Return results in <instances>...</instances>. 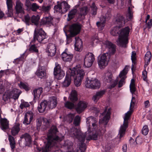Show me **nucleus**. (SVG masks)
I'll return each mask as SVG.
<instances>
[{"mask_svg": "<svg viewBox=\"0 0 152 152\" xmlns=\"http://www.w3.org/2000/svg\"><path fill=\"white\" fill-rule=\"evenodd\" d=\"M70 134L72 137L77 139L80 142H82L79 148L85 152L86 148V144L84 142L86 137V135L82 133L80 130L75 128L71 129Z\"/></svg>", "mask_w": 152, "mask_h": 152, "instance_id": "nucleus-5", "label": "nucleus"}, {"mask_svg": "<svg viewBox=\"0 0 152 152\" xmlns=\"http://www.w3.org/2000/svg\"><path fill=\"white\" fill-rule=\"evenodd\" d=\"M151 58V54L150 51H148L146 53L144 58L145 61V64L144 66L145 67L147 66L149 64Z\"/></svg>", "mask_w": 152, "mask_h": 152, "instance_id": "nucleus-34", "label": "nucleus"}, {"mask_svg": "<svg viewBox=\"0 0 152 152\" xmlns=\"http://www.w3.org/2000/svg\"><path fill=\"white\" fill-rule=\"evenodd\" d=\"M149 131L148 126L145 125L143 127L142 130V134L145 135H146L148 134Z\"/></svg>", "mask_w": 152, "mask_h": 152, "instance_id": "nucleus-50", "label": "nucleus"}, {"mask_svg": "<svg viewBox=\"0 0 152 152\" xmlns=\"http://www.w3.org/2000/svg\"><path fill=\"white\" fill-rule=\"evenodd\" d=\"M53 18L51 16L43 17L39 23V27L45 26L50 27L53 25Z\"/></svg>", "mask_w": 152, "mask_h": 152, "instance_id": "nucleus-14", "label": "nucleus"}, {"mask_svg": "<svg viewBox=\"0 0 152 152\" xmlns=\"http://www.w3.org/2000/svg\"><path fill=\"white\" fill-rule=\"evenodd\" d=\"M31 3L29 0H26L25 5L28 8H30L31 5Z\"/></svg>", "mask_w": 152, "mask_h": 152, "instance_id": "nucleus-62", "label": "nucleus"}, {"mask_svg": "<svg viewBox=\"0 0 152 152\" xmlns=\"http://www.w3.org/2000/svg\"><path fill=\"white\" fill-rule=\"evenodd\" d=\"M3 73H4L6 75H8L10 73L9 70L7 69L4 70H1L0 71V73L3 74Z\"/></svg>", "mask_w": 152, "mask_h": 152, "instance_id": "nucleus-63", "label": "nucleus"}, {"mask_svg": "<svg viewBox=\"0 0 152 152\" xmlns=\"http://www.w3.org/2000/svg\"><path fill=\"white\" fill-rule=\"evenodd\" d=\"M74 117V115L73 114L70 113L67 115V118L70 123L72 122Z\"/></svg>", "mask_w": 152, "mask_h": 152, "instance_id": "nucleus-56", "label": "nucleus"}, {"mask_svg": "<svg viewBox=\"0 0 152 152\" xmlns=\"http://www.w3.org/2000/svg\"><path fill=\"white\" fill-rule=\"evenodd\" d=\"M23 4L20 1H18L16 3L15 9L17 13H23L24 11L23 9Z\"/></svg>", "mask_w": 152, "mask_h": 152, "instance_id": "nucleus-29", "label": "nucleus"}, {"mask_svg": "<svg viewBox=\"0 0 152 152\" xmlns=\"http://www.w3.org/2000/svg\"><path fill=\"white\" fill-rule=\"evenodd\" d=\"M29 50L31 53H38L39 50L35 44L31 45L30 46Z\"/></svg>", "mask_w": 152, "mask_h": 152, "instance_id": "nucleus-43", "label": "nucleus"}, {"mask_svg": "<svg viewBox=\"0 0 152 152\" xmlns=\"http://www.w3.org/2000/svg\"><path fill=\"white\" fill-rule=\"evenodd\" d=\"M125 78H121V79L119 80L118 82V87L121 88L122 87L125 83Z\"/></svg>", "mask_w": 152, "mask_h": 152, "instance_id": "nucleus-55", "label": "nucleus"}, {"mask_svg": "<svg viewBox=\"0 0 152 152\" xmlns=\"http://www.w3.org/2000/svg\"><path fill=\"white\" fill-rule=\"evenodd\" d=\"M1 128L3 130H6L9 128V121L6 118H1L0 120Z\"/></svg>", "mask_w": 152, "mask_h": 152, "instance_id": "nucleus-28", "label": "nucleus"}, {"mask_svg": "<svg viewBox=\"0 0 152 152\" xmlns=\"http://www.w3.org/2000/svg\"><path fill=\"white\" fill-rule=\"evenodd\" d=\"M97 8L95 6L93 5V7L92 8V14L93 15H96L97 13Z\"/></svg>", "mask_w": 152, "mask_h": 152, "instance_id": "nucleus-61", "label": "nucleus"}, {"mask_svg": "<svg viewBox=\"0 0 152 152\" xmlns=\"http://www.w3.org/2000/svg\"><path fill=\"white\" fill-rule=\"evenodd\" d=\"M70 5L65 1H63L60 3L58 2L57 4L54 7V10L56 12H66L69 9Z\"/></svg>", "mask_w": 152, "mask_h": 152, "instance_id": "nucleus-10", "label": "nucleus"}, {"mask_svg": "<svg viewBox=\"0 0 152 152\" xmlns=\"http://www.w3.org/2000/svg\"><path fill=\"white\" fill-rule=\"evenodd\" d=\"M39 19L40 18L38 15H32L31 18V23L37 27L39 26Z\"/></svg>", "mask_w": 152, "mask_h": 152, "instance_id": "nucleus-36", "label": "nucleus"}, {"mask_svg": "<svg viewBox=\"0 0 152 152\" xmlns=\"http://www.w3.org/2000/svg\"><path fill=\"white\" fill-rule=\"evenodd\" d=\"M13 0H6V4L7 8V13L8 15L10 16L12 15L13 12Z\"/></svg>", "mask_w": 152, "mask_h": 152, "instance_id": "nucleus-26", "label": "nucleus"}, {"mask_svg": "<svg viewBox=\"0 0 152 152\" xmlns=\"http://www.w3.org/2000/svg\"><path fill=\"white\" fill-rule=\"evenodd\" d=\"M147 24V26L148 28H151L152 26V19H150L148 21L147 23H146Z\"/></svg>", "mask_w": 152, "mask_h": 152, "instance_id": "nucleus-60", "label": "nucleus"}, {"mask_svg": "<svg viewBox=\"0 0 152 152\" xmlns=\"http://www.w3.org/2000/svg\"><path fill=\"white\" fill-rule=\"evenodd\" d=\"M113 75L111 73H109L107 76L104 78L105 80L107 83H111L113 80Z\"/></svg>", "mask_w": 152, "mask_h": 152, "instance_id": "nucleus-48", "label": "nucleus"}, {"mask_svg": "<svg viewBox=\"0 0 152 152\" xmlns=\"http://www.w3.org/2000/svg\"><path fill=\"white\" fill-rule=\"evenodd\" d=\"M56 66L54 68V74L55 77L58 80H61L65 75L64 72L61 69L59 64L56 63Z\"/></svg>", "mask_w": 152, "mask_h": 152, "instance_id": "nucleus-13", "label": "nucleus"}, {"mask_svg": "<svg viewBox=\"0 0 152 152\" xmlns=\"http://www.w3.org/2000/svg\"><path fill=\"white\" fill-rule=\"evenodd\" d=\"M70 100L73 102H75L78 100L77 97V93L76 91L72 90L69 97Z\"/></svg>", "mask_w": 152, "mask_h": 152, "instance_id": "nucleus-32", "label": "nucleus"}, {"mask_svg": "<svg viewBox=\"0 0 152 152\" xmlns=\"http://www.w3.org/2000/svg\"><path fill=\"white\" fill-rule=\"evenodd\" d=\"M77 12V10L76 9H74L70 11L68 15L67 20L69 21L73 18Z\"/></svg>", "mask_w": 152, "mask_h": 152, "instance_id": "nucleus-39", "label": "nucleus"}, {"mask_svg": "<svg viewBox=\"0 0 152 152\" xmlns=\"http://www.w3.org/2000/svg\"><path fill=\"white\" fill-rule=\"evenodd\" d=\"M20 86L21 87L26 91H28L30 90V88L28 86V85L24 83L21 82L20 83Z\"/></svg>", "mask_w": 152, "mask_h": 152, "instance_id": "nucleus-52", "label": "nucleus"}, {"mask_svg": "<svg viewBox=\"0 0 152 152\" xmlns=\"http://www.w3.org/2000/svg\"><path fill=\"white\" fill-rule=\"evenodd\" d=\"M47 38L46 34L42 28H37L34 31L33 38L31 42L34 43L37 40L39 42H41Z\"/></svg>", "mask_w": 152, "mask_h": 152, "instance_id": "nucleus-8", "label": "nucleus"}, {"mask_svg": "<svg viewBox=\"0 0 152 152\" xmlns=\"http://www.w3.org/2000/svg\"><path fill=\"white\" fill-rule=\"evenodd\" d=\"M87 105L85 102L81 101L78 103L76 110L79 113H81L87 107Z\"/></svg>", "mask_w": 152, "mask_h": 152, "instance_id": "nucleus-22", "label": "nucleus"}, {"mask_svg": "<svg viewBox=\"0 0 152 152\" xmlns=\"http://www.w3.org/2000/svg\"><path fill=\"white\" fill-rule=\"evenodd\" d=\"M39 8V6L35 3H34L31 5L29 8L33 11H36Z\"/></svg>", "mask_w": 152, "mask_h": 152, "instance_id": "nucleus-51", "label": "nucleus"}, {"mask_svg": "<svg viewBox=\"0 0 152 152\" xmlns=\"http://www.w3.org/2000/svg\"><path fill=\"white\" fill-rule=\"evenodd\" d=\"M81 26L80 25L74 23L70 26L68 31L70 32L67 34L64 31L66 36L67 43L69 44L72 41V38L78 34L80 32Z\"/></svg>", "mask_w": 152, "mask_h": 152, "instance_id": "nucleus-7", "label": "nucleus"}, {"mask_svg": "<svg viewBox=\"0 0 152 152\" xmlns=\"http://www.w3.org/2000/svg\"><path fill=\"white\" fill-rule=\"evenodd\" d=\"M98 64L100 69L104 68L107 65V57L104 53L98 58Z\"/></svg>", "mask_w": 152, "mask_h": 152, "instance_id": "nucleus-17", "label": "nucleus"}, {"mask_svg": "<svg viewBox=\"0 0 152 152\" xmlns=\"http://www.w3.org/2000/svg\"><path fill=\"white\" fill-rule=\"evenodd\" d=\"M86 123L88 126V132L91 133L92 131V135H89L88 137L89 139H87V140H96L98 135H103L105 132V127H99V128L98 121L94 117L91 116L88 118L86 119Z\"/></svg>", "mask_w": 152, "mask_h": 152, "instance_id": "nucleus-2", "label": "nucleus"}, {"mask_svg": "<svg viewBox=\"0 0 152 152\" xmlns=\"http://www.w3.org/2000/svg\"><path fill=\"white\" fill-rule=\"evenodd\" d=\"M131 60L132 62V65L131 70L132 73L135 71L136 67V64H137L136 60L137 58L136 57H131Z\"/></svg>", "mask_w": 152, "mask_h": 152, "instance_id": "nucleus-41", "label": "nucleus"}, {"mask_svg": "<svg viewBox=\"0 0 152 152\" xmlns=\"http://www.w3.org/2000/svg\"><path fill=\"white\" fill-rule=\"evenodd\" d=\"M120 28L117 26L114 27L111 30L110 34L113 36H116L118 35L119 36L120 31Z\"/></svg>", "mask_w": 152, "mask_h": 152, "instance_id": "nucleus-38", "label": "nucleus"}, {"mask_svg": "<svg viewBox=\"0 0 152 152\" xmlns=\"http://www.w3.org/2000/svg\"><path fill=\"white\" fill-rule=\"evenodd\" d=\"M130 31L129 27H126L120 29L118 40L117 41L118 45L121 47L125 48L126 45L128 43V37Z\"/></svg>", "mask_w": 152, "mask_h": 152, "instance_id": "nucleus-4", "label": "nucleus"}, {"mask_svg": "<svg viewBox=\"0 0 152 152\" xmlns=\"http://www.w3.org/2000/svg\"><path fill=\"white\" fill-rule=\"evenodd\" d=\"M127 66H126L125 68L123 69L120 73L119 77L120 78H125V80L126 78V75L127 74L128 71L126 69V67Z\"/></svg>", "mask_w": 152, "mask_h": 152, "instance_id": "nucleus-42", "label": "nucleus"}, {"mask_svg": "<svg viewBox=\"0 0 152 152\" xmlns=\"http://www.w3.org/2000/svg\"><path fill=\"white\" fill-rule=\"evenodd\" d=\"M67 49H66L61 54V58L65 61H70L72 60L73 56L72 54L67 52Z\"/></svg>", "mask_w": 152, "mask_h": 152, "instance_id": "nucleus-19", "label": "nucleus"}, {"mask_svg": "<svg viewBox=\"0 0 152 152\" xmlns=\"http://www.w3.org/2000/svg\"><path fill=\"white\" fill-rule=\"evenodd\" d=\"M64 106L65 107L70 109H73L75 106L74 104L69 101H67L65 103Z\"/></svg>", "mask_w": 152, "mask_h": 152, "instance_id": "nucleus-44", "label": "nucleus"}, {"mask_svg": "<svg viewBox=\"0 0 152 152\" xmlns=\"http://www.w3.org/2000/svg\"><path fill=\"white\" fill-rule=\"evenodd\" d=\"M75 49L77 51L80 52L83 48V42L79 37H75Z\"/></svg>", "mask_w": 152, "mask_h": 152, "instance_id": "nucleus-21", "label": "nucleus"}, {"mask_svg": "<svg viewBox=\"0 0 152 152\" xmlns=\"http://www.w3.org/2000/svg\"><path fill=\"white\" fill-rule=\"evenodd\" d=\"M106 48L108 49L109 53L111 55L114 54L116 52V46L110 42L106 41L104 43Z\"/></svg>", "mask_w": 152, "mask_h": 152, "instance_id": "nucleus-16", "label": "nucleus"}, {"mask_svg": "<svg viewBox=\"0 0 152 152\" xmlns=\"http://www.w3.org/2000/svg\"><path fill=\"white\" fill-rule=\"evenodd\" d=\"M80 117L79 115H77L75 118L73 124L75 126H78L80 123Z\"/></svg>", "mask_w": 152, "mask_h": 152, "instance_id": "nucleus-49", "label": "nucleus"}, {"mask_svg": "<svg viewBox=\"0 0 152 152\" xmlns=\"http://www.w3.org/2000/svg\"><path fill=\"white\" fill-rule=\"evenodd\" d=\"M20 139V140L19 143L20 147L30 146L32 143L31 138L28 133H26L22 134Z\"/></svg>", "mask_w": 152, "mask_h": 152, "instance_id": "nucleus-9", "label": "nucleus"}, {"mask_svg": "<svg viewBox=\"0 0 152 152\" xmlns=\"http://www.w3.org/2000/svg\"><path fill=\"white\" fill-rule=\"evenodd\" d=\"M64 145L67 148L68 151L71 152L73 151V143L69 140H66L64 141Z\"/></svg>", "mask_w": 152, "mask_h": 152, "instance_id": "nucleus-35", "label": "nucleus"}, {"mask_svg": "<svg viewBox=\"0 0 152 152\" xmlns=\"http://www.w3.org/2000/svg\"><path fill=\"white\" fill-rule=\"evenodd\" d=\"M135 99L134 97L132 96V99L130 106V110L128 111L126 114L124 118V123L121 126L120 129L118 136L119 141L123 139V138L124 136L126 129L128 126V120L129 118L133 111V108L134 106L132 104H135Z\"/></svg>", "mask_w": 152, "mask_h": 152, "instance_id": "nucleus-3", "label": "nucleus"}, {"mask_svg": "<svg viewBox=\"0 0 152 152\" xmlns=\"http://www.w3.org/2000/svg\"><path fill=\"white\" fill-rule=\"evenodd\" d=\"M115 23L118 25L119 28L124 26L126 23L125 18L122 15H117L115 20Z\"/></svg>", "mask_w": 152, "mask_h": 152, "instance_id": "nucleus-20", "label": "nucleus"}, {"mask_svg": "<svg viewBox=\"0 0 152 152\" xmlns=\"http://www.w3.org/2000/svg\"><path fill=\"white\" fill-rule=\"evenodd\" d=\"M100 22H98L96 23V25L98 27H101V29H103L104 26V24L106 22V18L104 16H102L100 18Z\"/></svg>", "mask_w": 152, "mask_h": 152, "instance_id": "nucleus-37", "label": "nucleus"}, {"mask_svg": "<svg viewBox=\"0 0 152 152\" xmlns=\"http://www.w3.org/2000/svg\"><path fill=\"white\" fill-rule=\"evenodd\" d=\"M48 107V101L45 100L39 105L37 109L39 113H43L49 110Z\"/></svg>", "mask_w": 152, "mask_h": 152, "instance_id": "nucleus-18", "label": "nucleus"}, {"mask_svg": "<svg viewBox=\"0 0 152 152\" xmlns=\"http://www.w3.org/2000/svg\"><path fill=\"white\" fill-rule=\"evenodd\" d=\"M118 80L117 79H116L113 82L111 83L109 86V88L110 89H112L114 88L118 84Z\"/></svg>", "mask_w": 152, "mask_h": 152, "instance_id": "nucleus-53", "label": "nucleus"}, {"mask_svg": "<svg viewBox=\"0 0 152 152\" xmlns=\"http://www.w3.org/2000/svg\"><path fill=\"white\" fill-rule=\"evenodd\" d=\"M19 92V90L17 89H14L12 90V93L14 94L13 96L15 99H17L18 98L20 94V93Z\"/></svg>", "mask_w": 152, "mask_h": 152, "instance_id": "nucleus-46", "label": "nucleus"}, {"mask_svg": "<svg viewBox=\"0 0 152 152\" xmlns=\"http://www.w3.org/2000/svg\"><path fill=\"white\" fill-rule=\"evenodd\" d=\"M58 131L55 126H52L49 130L47 138V142L45 146L37 147L36 152H62L59 147L60 142L64 139V136L57 134Z\"/></svg>", "mask_w": 152, "mask_h": 152, "instance_id": "nucleus-1", "label": "nucleus"}, {"mask_svg": "<svg viewBox=\"0 0 152 152\" xmlns=\"http://www.w3.org/2000/svg\"><path fill=\"white\" fill-rule=\"evenodd\" d=\"M36 74L39 78H42L46 75L45 69L44 66H39L37 69Z\"/></svg>", "mask_w": 152, "mask_h": 152, "instance_id": "nucleus-23", "label": "nucleus"}, {"mask_svg": "<svg viewBox=\"0 0 152 152\" xmlns=\"http://www.w3.org/2000/svg\"><path fill=\"white\" fill-rule=\"evenodd\" d=\"M42 92V88L41 87L37 89H35L34 91V98L33 100L37 99L39 98L41 93Z\"/></svg>", "mask_w": 152, "mask_h": 152, "instance_id": "nucleus-33", "label": "nucleus"}, {"mask_svg": "<svg viewBox=\"0 0 152 152\" xmlns=\"http://www.w3.org/2000/svg\"><path fill=\"white\" fill-rule=\"evenodd\" d=\"M103 114H105L103 117V121L104 123L105 126H106L107 125L110 117L111 113L110 109H109L107 111V109H105Z\"/></svg>", "mask_w": 152, "mask_h": 152, "instance_id": "nucleus-24", "label": "nucleus"}, {"mask_svg": "<svg viewBox=\"0 0 152 152\" xmlns=\"http://www.w3.org/2000/svg\"><path fill=\"white\" fill-rule=\"evenodd\" d=\"M86 88L93 89L99 88L100 87V83L99 81L96 79L92 78L90 80H89L87 78L85 83Z\"/></svg>", "mask_w": 152, "mask_h": 152, "instance_id": "nucleus-11", "label": "nucleus"}, {"mask_svg": "<svg viewBox=\"0 0 152 152\" xmlns=\"http://www.w3.org/2000/svg\"><path fill=\"white\" fill-rule=\"evenodd\" d=\"M15 142H10V145L12 150H13L15 147Z\"/></svg>", "mask_w": 152, "mask_h": 152, "instance_id": "nucleus-64", "label": "nucleus"}, {"mask_svg": "<svg viewBox=\"0 0 152 152\" xmlns=\"http://www.w3.org/2000/svg\"><path fill=\"white\" fill-rule=\"evenodd\" d=\"M20 124L17 123L13 127H12L11 130V134L13 136H15L17 135L20 130L19 127Z\"/></svg>", "mask_w": 152, "mask_h": 152, "instance_id": "nucleus-30", "label": "nucleus"}, {"mask_svg": "<svg viewBox=\"0 0 152 152\" xmlns=\"http://www.w3.org/2000/svg\"><path fill=\"white\" fill-rule=\"evenodd\" d=\"M147 72L146 71V69H145L142 72L143 79L144 81H147Z\"/></svg>", "mask_w": 152, "mask_h": 152, "instance_id": "nucleus-59", "label": "nucleus"}, {"mask_svg": "<svg viewBox=\"0 0 152 152\" xmlns=\"http://www.w3.org/2000/svg\"><path fill=\"white\" fill-rule=\"evenodd\" d=\"M139 138V136H137L136 137L135 141H134V140L132 137H130L129 140V142L131 145H136L137 144L141 143L138 141V140Z\"/></svg>", "mask_w": 152, "mask_h": 152, "instance_id": "nucleus-47", "label": "nucleus"}, {"mask_svg": "<svg viewBox=\"0 0 152 152\" xmlns=\"http://www.w3.org/2000/svg\"><path fill=\"white\" fill-rule=\"evenodd\" d=\"M56 48L55 45L52 43L49 44L46 49V52L48 56H54L56 53Z\"/></svg>", "mask_w": 152, "mask_h": 152, "instance_id": "nucleus-15", "label": "nucleus"}, {"mask_svg": "<svg viewBox=\"0 0 152 152\" xmlns=\"http://www.w3.org/2000/svg\"><path fill=\"white\" fill-rule=\"evenodd\" d=\"M48 108L49 110L50 109H52L56 106L57 104L56 99L55 97H54L50 101H48Z\"/></svg>", "mask_w": 152, "mask_h": 152, "instance_id": "nucleus-31", "label": "nucleus"}, {"mask_svg": "<svg viewBox=\"0 0 152 152\" xmlns=\"http://www.w3.org/2000/svg\"><path fill=\"white\" fill-rule=\"evenodd\" d=\"M29 117L28 115L26 114L24 117V120L23 122V123L26 125L30 124V121H28V118Z\"/></svg>", "mask_w": 152, "mask_h": 152, "instance_id": "nucleus-54", "label": "nucleus"}, {"mask_svg": "<svg viewBox=\"0 0 152 152\" xmlns=\"http://www.w3.org/2000/svg\"><path fill=\"white\" fill-rule=\"evenodd\" d=\"M85 75L84 71L83 69H77L75 68L70 69V76L74 78V83L77 87L80 86Z\"/></svg>", "mask_w": 152, "mask_h": 152, "instance_id": "nucleus-6", "label": "nucleus"}, {"mask_svg": "<svg viewBox=\"0 0 152 152\" xmlns=\"http://www.w3.org/2000/svg\"><path fill=\"white\" fill-rule=\"evenodd\" d=\"M95 60L94 56L92 53H89L86 55L84 59V65L86 67H90Z\"/></svg>", "mask_w": 152, "mask_h": 152, "instance_id": "nucleus-12", "label": "nucleus"}, {"mask_svg": "<svg viewBox=\"0 0 152 152\" xmlns=\"http://www.w3.org/2000/svg\"><path fill=\"white\" fill-rule=\"evenodd\" d=\"M51 7L50 5H48L47 6H45L44 5H42L41 7V10L45 12L48 11L50 10V9Z\"/></svg>", "mask_w": 152, "mask_h": 152, "instance_id": "nucleus-58", "label": "nucleus"}, {"mask_svg": "<svg viewBox=\"0 0 152 152\" xmlns=\"http://www.w3.org/2000/svg\"><path fill=\"white\" fill-rule=\"evenodd\" d=\"M24 22L26 24L27 26H29L31 24V18L28 15L25 16L24 17Z\"/></svg>", "mask_w": 152, "mask_h": 152, "instance_id": "nucleus-45", "label": "nucleus"}, {"mask_svg": "<svg viewBox=\"0 0 152 152\" xmlns=\"http://www.w3.org/2000/svg\"><path fill=\"white\" fill-rule=\"evenodd\" d=\"M72 76H70V72L69 74L66 73L65 79L63 83V86L65 87L69 86L70 84Z\"/></svg>", "mask_w": 152, "mask_h": 152, "instance_id": "nucleus-27", "label": "nucleus"}, {"mask_svg": "<svg viewBox=\"0 0 152 152\" xmlns=\"http://www.w3.org/2000/svg\"><path fill=\"white\" fill-rule=\"evenodd\" d=\"M88 12V10L87 7H84L81 8L80 9V15L82 17H84Z\"/></svg>", "mask_w": 152, "mask_h": 152, "instance_id": "nucleus-40", "label": "nucleus"}, {"mask_svg": "<svg viewBox=\"0 0 152 152\" xmlns=\"http://www.w3.org/2000/svg\"><path fill=\"white\" fill-rule=\"evenodd\" d=\"M130 92L132 94V95L134 94L135 92L136 91V88L135 85H130Z\"/></svg>", "mask_w": 152, "mask_h": 152, "instance_id": "nucleus-57", "label": "nucleus"}, {"mask_svg": "<svg viewBox=\"0 0 152 152\" xmlns=\"http://www.w3.org/2000/svg\"><path fill=\"white\" fill-rule=\"evenodd\" d=\"M105 90H102L96 92L95 95L93 96L92 100L95 102H97L99 99L101 98L105 94Z\"/></svg>", "mask_w": 152, "mask_h": 152, "instance_id": "nucleus-25", "label": "nucleus"}]
</instances>
